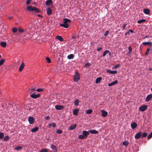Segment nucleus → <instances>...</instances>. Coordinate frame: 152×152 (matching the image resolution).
Listing matches in <instances>:
<instances>
[{"mask_svg":"<svg viewBox=\"0 0 152 152\" xmlns=\"http://www.w3.org/2000/svg\"><path fill=\"white\" fill-rule=\"evenodd\" d=\"M71 22V20L65 18L64 19L63 23H61L60 26L65 28H68L69 27V23Z\"/></svg>","mask_w":152,"mask_h":152,"instance_id":"obj_1","label":"nucleus"},{"mask_svg":"<svg viewBox=\"0 0 152 152\" xmlns=\"http://www.w3.org/2000/svg\"><path fill=\"white\" fill-rule=\"evenodd\" d=\"M26 9L27 10L29 11H34L35 12L37 13L41 12V11L39 9L32 6H28L26 8Z\"/></svg>","mask_w":152,"mask_h":152,"instance_id":"obj_2","label":"nucleus"},{"mask_svg":"<svg viewBox=\"0 0 152 152\" xmlns=\"http://www.w3.org/2000/svg\"><path fill=\"white\" fill-rule=\"evenodd\" d=\"M89 131H83L82 132L83 135H80L78 136V138L81 140H83L86 138L88 137V136L89 134Z\"/></svg>","mask_w":152,"mask_h":152,"instance_id":"obj_3","label":"nucleus"},{"mask_svg":"<svg viewBox=\"0 0 152 152\" xmlns=\"http://www.w3.org/2000/svg\"><path fill=\"white\" fill-rule=\"evenodd\" d=\"M80 75L78 72H76L75 73V75L74 76L73 80L75 82H78L80 80Z\"/></svg>","mask_w":152,"mask_h":152,"instance_id":"obj_4","label":"nucleus"},{"mask_svg":"<svg viewBox=\"0 0 152 152\" xmlns=\"http://www.w3.org/2000/svg\"><path fill=\"white\" fill-rule=\"evenodd\" d=\"M147 108V106L146 105H142L139 108L140 111L143 112L145 111Z\"/></svg>","mask_w":152,"mask_h":152,"instance_id":"obj_5","label":"nucleus"},{"mask_svg":"<svg viewBox=\"0 0 152 152\" xmlns=\"http://www.w3.org/2000/svg\"><path fill=\"white\" fill-rule=\"evenodd\" d=\"M40 96L39 94H36V93H34L30 95L31 97L33 99H36L39 97Z\"/></svg>","mask_w":152,"mask_h":152,"instance_id":"obj_6","label":"nucleus"},{"mask_svg":"<svg viewBox=\"0 0 152 152\" xmlns=\"http://www.w3.org/2000/svg\"><path fill=\"white\" fill-rule=\"evenodd\" d=\"M64 106L60 105H57L55 106L56 109L58 110H62L64 108Z\"/></svg>","mask_w":152,"mask_h":152,"instance_id":"obj_7","label":"nucleus"},{"mask_svg":"<svg viewBox=\"0 0 152 152\" xmlns=\"http://www.w3.org/2000/svg\"><path fill=\"white\" fill-rule=\"evenodd\" d=\"M34 118L30 116L28 118V121L30 124H32L34 122Z\"/></svg>","mask_w":152,"mask_h":152,"instance_id":"obj_8","label":"nucleus"},{"mask_svg":"<svg viewBox=\"0 0 152 152\" xmlns=\"http://www.w3.org/2000/svg\"><path fill=\"white\" fill-rule=\"evenodd\" d=\"M141 136L142 132H138L134 136V138L136 139H138L141 137Z\"/></svg>","mask_w":152,"mask_h":152,"instance_id":"obj_9","label":"nucleus"},{"mask_svg":"<svg viewBox=\"0 0 152 152\" xmlns=\"http://www.w3.org/2000/svg\"><path fill=\"white\" fill-rule=\"evenodd\" d=\"M152 98V94L148 95L146 97L145 101L146 102L149 101Z\"/></svg>","mask_w":152,"mask_h":152,"instance_id":"obj_10","label":"nucleus"},{"mask_svg":"<svg viewBox=\"0 0 152 152\" xmlns=\"http://www.w3.org/2000/svg\"><path fill=\"white\" fill-rule=\"evenodd\" d=\"M77 125L76 124H73L71 125L70 127H69L68 129L69 130H72L75 129L77 127Z\"/></svg>","mask_w":152,"mask_h":152,"instance_id":"obj_11","label":"nucleus"},{"mask_svg":"<svg viewBox=\"0 0 152 152\" xmlns=\"http://www.w3.org/2000/svg\"><path fill=\"white\" fill-rule=\"evenodd\" d=\"M101 112L102 113V115L103 117H105L107 116L108 115L107 112L103 110H101Z\"/></svg>","mask_w":152,"mask_h":152,"instance_id":"obj_12","label":"nucleus"},{"mask_svg":"<svg viewBox=\"0 0 152 152\" xmlns=\"http://www.w3.org/2000/svg\"><path fill=\"white\" fill-rule=\"evenodd\" d=\"M118 83V81L117 80H115L112 83H111L108 84V86H112L116 84H117Z\"/></svg>","mask_w":152,"mask_h":152,"instance_id":"obj_13","label":"nucleus"},{"mask_svg":"<svg viewBox=\"0 0 152 152\" xmlns=\"http://www.w3.org/2000/svg\"><path fill=\"white\" fill-rule=\"evenodd\" d=\"M52 12V10L49 7L47 9V13L48 15H51Z\"/></svg>","mask_w":152,"mask_h":152,"instance_id":"obj_14","label":"nucleus"},{"mask_svg":"<svg viewBox=\"0 0 152 152\" xmlns=\"http://www.w3.org/2000/svg\"><path fill=\"white\" fill-rule=\"evenodd\" d=\"M24 67V64L23 62H22L19 68V71L21 72Z\"/></svg>","mask_w":152,"mask_h":152,"instance_id":"obj_15","label":"nucleus"},{"mask_svg":"<svg viewBox=\"0 0 152 152\" xmlns=\"http://www.w3.org/2000/svg\"><path fill=\"white\" fill-rule=\"evenodd\" d=\"M51 148L53 150L54 152H57V149L56 146L53 145H51Z\"/></svg>","mask_w":152,"mask_h":152,"instance_id":"obj_16","label":"nucleus"},{"mask_svg":"<svg viewBox=\"0 0 152 152\" xmlns=\"http://www.w3.org/2000/svg\"><path fill=\"white\" fill-rule=\"evenodd\" d=\"M89 133L93 134H97L99 132L96 130H89Z\"/></svg>","mask_w":152,"mask_h":152,"instance_id":"obj_17","label":"nucleus"},{"mask_svg":"<svg viewBox=\"0 0 152 152\" xmlns=\"http://www.w3.org/2000/svg\"><path fill=\"white\" fill-rule=\"evenodd\" d=\"M142 44L144 45H149L150 47L152 46V42H143Z\"/></svg>","mask_w":152,"mask_h":152,"instance_id":"obj_18","label":"nucleus"},{"mask_svg":"<svg viewBox=\"0 0 152 152\" xmlns=\"http://www.w3.org/2000/svg\"><path fill=\"white\" fill-rule=\"evenodd\" d=\"M150 12V10L148 9H145L143 10V12L146 14H149Z\"/></svg>","mask_w":152,"mask_h":152,"instance_id":"obj_19","label":"nucleus"},{"mask_svg":"<svg viewBox=\"0 0 152 152\" xmlns=\"http://www.w3.org/2000/svg\"><path fill=\"white\" fill-rule=\"evenodd\" d=\"M56 125L55 123H53L52 124H48L47 127L48 128H50L51 126H53V128H55Z\"/></svg>","mask_w":152,"mask_h":152,"instance_id":"obj_20","label":"nucleus"},{"mask_svg":"<svg viewBox=\"0 0 152 152\" xmlns=\"http://www.w3.org/2000/svg\"><path fill=\"white\" fill-rule=\"evenodd\" d=\"M39 129V128L38 127H36L32 129H31V132H34L37 131Z\"/></svg>","mask_w":152,"mask_h":152,"instance_id":"obj_21","label":"nucleus"},{"mask_svg":"<svg viewBox=\"0 0 152 152\" xmlns=\"http://www.w3.org/2000/svg\"><path fill=\"white\" fill-rule=\"evenodd\" d=\"M6 43L5 42H2L0 43V45L3 48H5L6 46Z\"/></svg>","mask_w":152,"mask_h":152,"instance_id":"obj_22","label":"nucleus"},{"mask_svg":"<svg viewBox=\"0 0 152 152\" xmlns=\"http://www.w3.org/2000/svg\"><path fill=\"white\" fill-rule=\"evenodd\" d=\"M102 80V78L101 77L97 78L95 82L96 83H99Z\"/></svg>","mask_w":152,"mask_h":152,"instance_id":"obj_23","label":"nucleus"},{"mask_svg":"<svg viewBox=\"0 0 152 152\" xmlns=\"http://www.w3.org/2000/svg\"><path fill=\"white\" fill-rule=\"evenodd\" d=\"M52 3V0H48L46 2V5H50Z\"/></svg>","mask_w":152,"mask_h":152,"instance_id":"obj_24","label":"nucleus"},{"mask_svg":"<svg viewBox=\"0 0 152 152\" xmlns=\"http://www.w3.org/2000/svg\"><path fill=\"white\" fill-rule=\"evenodd\" d=\"M79 110L77 109H75L73 111V114L74 115H77V114Z\"/></svg>","mask_w":152,"mask_h":152,"instance_id":"obj_25","label":"nucleus"},{"mask_svg":"<svg viewBox=\"0 0 152 152\" xmlns=\"http://www.w3.org/2000/svg\"><path fill=\"white\" fill-rule=\"evenodd\" d=\"M56 38L60 41H63V38L60 36H56Z\"/></svg>","mask_w":152,"mask_h":152,"instance_id":"obj_26","label":"nucleus"},{"mask_svg":"<svg viewBox=\"0 0 152 152\" xmlns=\"http://www.w3.org/2000/svg\"><path fill=\"white\" fill-rule=\"evenodd\" d=\"M74 56L73 54H70L67 57V58L69 59H73L74 58Z\"/></svg>","mask_w":152,"mask_h":152,"instance_id":"obj_27","label":"nucleus"},{"mask_svg":"<svg viewBox=\"0 0 152 152\" xmlns=\"http://www.w3.org/2000/svg\"><path fill=\"white\" fill-rule=\"evenodd\" d=\"M107 53H110V52L108 50H106L103 52V56L104 57Z\"/></svg>","mask_w":152,"mask_h":152,"instance_id":"obj_28","label":"nucleus"},{"mask_svg":"<svg viewBox=\"0 0 152 152\" xmlns=\"http://www.w3.org/2000/svg\"><path fill=\"white\" fill-rule=\"evenodd\" d=\"M146 21V20L145 19H142L140 20H138L137 21V23H142L143 22H145Z\"/></svg>","mask_w":152,"mask_h":152,"instance_id":"obj_29","label":"nucleus"},{"mask_svg":"<svg viewBox=\"0 0 152 152\" xmlns=\"http://www.w3.org/2000/svg\"><path fill=\"white\" fill-rule=\"evenodd\" d=\"M63 132L62 131L61 129H58L56 131V133L58 134H61Z\"/></svg>","mask_w":152,"mask_h":152,"instance_id":"obj_30","label":"nucleus"},{"mask_svg":"<svg viewBox=\"0 0 152 152\" xmlns=\"http://www.w3.org/2000/svg\"><path fill=\"white\" fill-rule=\"evenodd\" d=\"M9 137L8 136H5L4 139V140L5 141H7L9 140Z\"/></svg>","mask_w":152,"mask_h":152,"instance_id":"obj_31","label":"nucleus"},{"mask_svg":"<svg viewBox=\"0 0 152 152\" xmlns=\"http://www.w3.org/2000/svg\"><path fill=\"white\" fill-rule=\"evenodd\" d=\"M5 60L4 59H1L0 60V66L2 65L3 64Z\"/></svg>","mask_w":152,"mask_h":152,"instance_id":"obj_32","label":"nucleus"},{"mask_svg":"<svg viewBox=\"0 0 152 152\" xmlns=\"http://www.w3.org/2000/svg\"><path fill=\"white\" fill-rule=\"evenodd\" d=\"M40 152H48V150L46 148H43L41 150Z\"/></svg>","mask_w":152,"mask_h":152,"instance_id":"obj_33","label":"nucleus"},{"mask_svg":"<svg viewBox=\"0 0 152 152\" xmlns=\"http://www.w3.org/2000/svg\"><path fill=\"white\" fill-rule=\"evenodd\" d=\"M147 135V133L146 132H144L142 134L141 136V137L143 138L146 137Z\"/></svg>","mask_w":152,"mask_h":152,"instance_id":"obj_34","label":"nucleus"},{"mask_svg":"<svg viewBox=\"0 0 152 152\" xmlns=\"http://www.w3.org/2000/svg\"><path fill=\"white\" fill-rule=\"evenodd\" d=\"M92 112V110L91 109H89L87 110L86 113L87 114H90Z\"/></svg>","mask_w":152,"mask_h":152,"instance_id":"obj_35","label":"nucleus"},{"mask_svg":"<svg viewBox=\"0 0 152 152\" xmlns=\"http://www.w3.org/2000/svg\"><path fill=\"white\" fill-rule=\"evenodd\" d=\"M79 103V101L78 99L75 100L74 102V104L75 105L77 106Z\"/></svg>","mask_w":152,"mask_h":152,"instance_id":"obj_36","label":"nucleus"},{"mask_svg":"<svg viewBox=\"0 0 152 152\" xmlns=\"http://www.w3.org/2000/svg\"><path fill=\"white\" fill-rule=\"evenodd\" d=\"M132 47L129 46V51L128 53L129 54H130L131 53V52H132Z\"/></svg>","mask_w":152,"mask_h":152,"instance_id":"obj_37","label":"nucleus"},{"mask_svg":"<svg viewBox=\"0 0 152 152\" xmlns=\"http://www.w3.org/2000/svg\"><path fill=\"white\" fill-rule=\"evenodd\" d=\"M4 136V134L2 132H0V139L3 138Z\"/></svg>","mask_w":152,"mask_h":152,"instance_id":"obj_38","label":"nucleus"},{"mask_svg":"<svg viewBox=\"0 0 152 152\" xmlns=\"http://www.w3.org/2000/svg\"><path fill=\"white\" fill-rule=\"evenodd\" d=\"M18 31L20 32L21 33L24 32V30L21 28H19Z\"/></svg>","mask_w":152,"mask_h":152,"instance_id":"obj_39","label":"nucleus"},{"mask_svg":"<svg viewBox=\"0 0 152 152\" xmlns=\"http://www.w3.org/2000/svg\"><path fill=\"white\" fill-rule=\"evenodd\" d=\"M17 29L16 27L13 28L12 30V32L14 33H16L17 31Z\"/></svg>","mask_w":152,"mask_h":152,"instance_id":"obj_40","label":"nucleus"},{"mask_svg":"<svg viewBox=\"0 0 152 152\" xmlns=\"http://www.w3.org/2000/svg\"><path fill=\"white\" fill-rule=\"evenodd\" d=\"M128 144V143L127 141H125L123 142V145L125 146H127Z\"/></svg>","mask_w":152,"mask_h":152,"instance_id":"obj_41","label":"nucleus"},{"mask_svg":"<svg viewBox=\"0 0 152 152\" xmlns=\"http://www.w3.org/2000/svg\"><path fill=\"white\" fill-rule=\"evenodd\" d=\"M22 148V147L21 146H17L16 148H15V149L16 150L18 151Z\"/></svg>","mask_w":152,"mask_h":152,"instance_id":"obj_42","label":"nucleus"},{"mask_svg":"<svg viewBox=\"0 0 152 152\" xmlns=\"http://www.w3.org/2000/svg\"><path fill=\"white\" fill-rule=\"evenodd\" d=\"M152 137V132L149 134L147 137L148 140H149Z\"/></svg>","mask_w":152,"mask_h":152,"instance_id":"obj_43","label":"nucleus"},{"mask_svg":"<svg viewBox=\"0 0 152 152\" xmlns=\"http://www.w3.org/2000/svg\"><path fill=\"white\" fill-rule=\"evenodd\" d=\"M150 50H151V49L150 48H148L147 50H146L145 53V55H147L148 54Z\"/></svg>","mask_w":152,"mask_h":152,"instance_id":"obj_44","label":"nucleus"},{"mask_svg":"<svg viewBox=\"0 0 152 152\" xmlns=\"http://www.w3.org/2000/svg\"><path fill=\"white\" fill-rule=\"evenodd\" d=\"M46 59L48 63H50L51 62V60L48 57H46Z\"/></svg>","mask_w":152,"mask_h":152,"instance_id":"obj_45","label":"nucleus"},{"mask_svg":"<svg viewBox=\"0 0 152 152\" xmlns=\"http://www.w3.org/2000/svg\"><path fill=\"white\" fill-rule=\"evenodd\" d=\"M120 65L119 64H117L115 65L113 67L114 69H116L118 68L120 66Z\"/></svg>","mask_w":152,"mask_h":152,"instance_id":"obj_46","label":"nucleus"},{"mask_svg":"<svg viewBox=\"0 0 152 152\" xmlns=\"http://www.w3.org/2000/svg\"><path fill=\"white\" fill-rule=\"evenodd\" d=\"M36 91L38 92H41L43 91L44 89L43 88H38L37 89Z\"/></svg>","mask_w":152,"mask_h":152,"instance_id":"obj_47","label":"nucleus"},{"mask_svg":"<svg viewBox=\"0 0 152 152\" xmlns=\"http://www.w3.org/2000/svg\"><path fill=\"white\" fill-rule=\"evenodd\" d=\"M31 0H27L26 1V4L27 5L31 3Z\"/></svg>","mask_w":152,"mask_h":152,"instance_id":"obj_48","label":"nucleus"},{"mask_svg":"<svg viewBox=\"0 0 152 152\" xmlns=\"http://www.w3.org/2000/svg\"><path fill=\"white\" fill-rule=\"evenodd\" d=\"M109 33V31H106L104 33V36H107L108 35Z\"/></svg>","mask_w":152,"mask_h":152,"instance_id":"obj_49","label":"nucleus"},{"mask_svg":"<svg viewBox=\"0 0 152 152\" xmlns=\"http://www.w3.org/2000/svg\"><path fill=\"white\" fill-rule=\"evenodd\" d=\"M137 126V124L136 123L134 122V129L136 128Z\"/></svg>","mask_w":152,"mask_h":152,"instance_id":"obj_50","label":"nucleus"},{"mask_svg":"<svg viewBox=\"0 0 152 152\" xmlns=\"http://www.w3.org/2000/svg\"><path fill=\"white\" fill-rule=\"evenodd\" d=\"M117 73V71H112L111 74H115Z\"/></svg>","mask_w":152,"mask_h":152,"instance_id":"obj_51","label":"nucleus"},{"mask_svg":"<svg viewBox=\"0 0 152 152\" xmlns=\"http://www.w3.org/2000/svg\"><path fill=\"white\" fill-rule=\"evenodd\" d=\"M102 49V47H99L97 49V50L98 51H100Z\"/></svg>","mask_w":152,"mask_h":152,"instance_id":"obj_52","label":"nucleus"},{"mask_svg":"<svg viewBox=\"0 0 152 152\" xmlns=\"http://www.w3.org/2000/svg\"><path fill=\"white\" fill-rule=\"evenodd\" d=\"M112 71H111L110 70H109V69H107V73H109L110 74H111Z\"/></svg>","mask_w":152,"mask_h":152,"instance_id":"obj_53","label":"nucleus"},{"mask_svg":"<svg viewBox=\"0 0 152 152\" xmlns=\"http://www.w3.org/2000/svg\"><path fill=\"white\" fill-rule=\"evenodd\" d=\"M45 119L46 120H48L50 118V117L49 116H46L45 117Z\"/></svg>","mask_w":152,"mask_h":152,"instance_id":"obj_54","label":"nucleus"},{"mask_svg":"<svg viewBox=\"0 0 152 152\" xmlns=\"http://www.w3.org/2000/svg\"><path fill=\"white\" fill-rule=\"evenodd\" d=\"M126 24H125L123 25V29H124L125 28V27L126 26Z\"/></svg>","mask_w":152,"mask_h":152,"instance_id":"obj_55","label":"nucleus"},{"mask_svg":"<svg viewBox=\"0 0 152 152\" xmlns=\"http://www.w3.org/2000/svg\"><path fill=\"white\" fill-rule=\"evenodd\" d=\"M129 33H130V32L129 31H127V32H126L125 33V35H127L128 34H129Z\"/></svg>","mask_w":152,"mask_h":152,"instance_id":"obj_56","label":"nucleus"},{"mask_svg":"<svg viewBox=\"0 0 152 152\" xmlns=\"http://www.w3.org/2000/svg\"><path fill=\"white\" fill-rule=\"evenodd\" d=\"M31 90L33 91H35V88H31Z\"/></svg>","mask_w":152,"mask_h":152,"instance_id":"obj_57","label":"nucleus"},{"mask_svg":"<svg viewBox=\"0 0 152 152\" xmlns=\"http://www.w3.org/2000/svg\"><path fill=\"white\" fill-rule=\"evenodd\" d=\"M90 65V64L89 63H87L85 65V66H89Z\"/></svg>","mask_w":152,"mask_h":152,"instance_id":"obj_58","label":"nucleus"},{"mask_svg":"<svg viewBox=\"0 0 152 152\" xmlns=\"http://www.w3.org/2000/svg\"><path fill=\"white\" fill-rule=\"evenodd\" d=\"M37 16L39 17H41V18H42V15H39V14H38L37 15Z\"/></svg>","mask_w":152,"mask_h":152,"instance_id":"obj_59","label":"nucleus"},{"mask_svg":"<svg viewBox=\"0 0 152 152\" xmlns=\"http://www.w3.org/2000/svg\"><path fill=\"white\" fill-rule=\"evenodd\" d=\"M131 127L132 129H133V123H132L131 124Z\"/></svg>","mask_w":152,"mask_h":152,"instance_id":"obj_60","label":"nucleus"},{"mask_svg":"<svg viewBox=\"0 0 152 152\" xmlns=\"http://www.w3.org/2000/svg\"><path fill=\"white\" fill-rule=\"evenodd\" d=\"M129 32H130L131 33H133V30H129Z\"/></svg>","mask_w":152,"mask_h":152,"instance_id":"obj_61","label":"nucleus"},{"mask_svg":"<svg viewBox=\"0 0 152 152\" xmlns=\"http://www.w3.org/2000/svg\"><path fill=\"white\" fill-rule=\"evenodd\" d=\"M76 37V36H73L72 37V39H75Z\"/></svg>","mask_w":152,"mask_h":152,"instance_id":"obj_62","label":"nucleus"},{"mask_svg":"<svg viewBox=\"0 0 152 152\" xmlns=\"http://www.w3.org/2000/svg\"><path fill=\"white\" fill-rule=\"evenodd\" d=\"M12 16H11V17H8V18L10 19H12Z\"/></svg>","mask_w":152,"mask_h":152,"instance_id":"obj_63","label":"nucleus"},{"mask_svg":"<svg viewBox=\"0 0 152 152\" xmlns=\"http://www.w3.org/2000/svg\"><path fill=\"white\" fill-rule=\"evenodd\" d=\"M148 37H149L147 35V36H145V37H144V38H147Z\"/></svg>","mask_w":152,"mask_h":152,"instance_id":"obj_64","label":"nucleus"}]
</instances>
